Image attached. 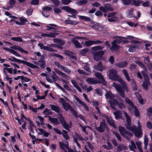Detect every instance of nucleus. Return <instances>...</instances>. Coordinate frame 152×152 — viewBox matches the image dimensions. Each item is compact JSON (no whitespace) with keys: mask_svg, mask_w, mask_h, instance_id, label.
<instances>
[{"mask_svg":"<svg viewBox=\"0 0 152 152\" xmlns=\"http://www.w3.org/2000/svg\"><path fill=\"white\" fill-rule=\"evenodd\" d=\"M19 20L20 21V25H23L26 22L28 21L26 19L22 18H20Z\"/></svg>","mask_w":152,"mask_h":152,"instance_id":"5fc2aeb1","label":"nucleus"},{"mask_svg":"<svg viewBox=\"0 0 152 152\" xmlns=\"http://www.w3.org/2000/svg\"><path fill=\"white\" fill-rule=\"evenodd\" d=\"M88 49H83L80 51V54L82 56L85 55L88 51Z\"/></svg>","mask_w":152,"mask_h":152,"instance_id":"8fccbe9b","label":"nucleus"},{"mask_svg":"<svg viewBox=\"0 0 152 152\" xmlns=\"http://www.w3.org/2000/svg\"><path fill=\"white\" fill-rule=\"evenodd\" d=\"M94 41L93 40H89L85 42L84 44V46H90L94 44Z\"/></svg>","mask_w":152,"mask_h":152,"instance_id":"a19ab883","label":"nucleus"},{"mask_svg":"<svg viewBox=\"0 0 152 152\" xmlns=\"http://www.w3.org/2000/svg\"><path fill=\"white\" fill-rule=\"evenodd\" d=\"M66 22L67 23L71 24L72 25H75L78 23L76 21L69 20H66Z\"/></svg>","mask_w":152,"mask_h":152,"instance_id":"49530a36","label":"nucleus"},{"mask_svg":"<svg viewBox=\"0 0 152 152\" xmlns=\"http://www.w3.org/2000/svg\"><path fill=\"white\" fill-rule=\"evenodd\" d=\"M53 10L55 13L56 14H59L61 12V10L59 8H55L53 9Z\"/></svg>","mask_w":152,"mask_h":152,"instance_id":"774afa93","label":"nucleus"},{"mask_svg":"<svg viewBox=\"0 0 152 152\" xmlns=\"http://www.w3.org/2000/svg\"><path fill=\"white\" fill-rule=\"evenodd\" d=\"M127 64L126 61H123L117 63L115 64V66L120 68H123Z\"/></svg>","mask_w":152,"mask_h":152,"instance_id":"4be33fe9","label":"nucleus"},{"mask_svg":"<svg viewBox=\"0 0 152 152\" xmlns=\"http://www.w3.org/2000/svg\"><path fill=\"white\" fill-rule=\"evenodd\" d=\"M105 96L107 99H109L110 100L115 97V95L110 92L109 91L106 93L105 94Z\"/></svg>","mask_w":152,"mask_h":152,"instance_id":"4c0bfd02","label":"nucleus"},{"mask_svg":"<svg viewBox=\"0 0 152 152\" xmlns=\"http://www.w3.org/2000/svg\"><path fill=\"white\" fill-rule=\"evenodd\" d=\"M119 130L121 134L127 140H129V138L128 136L132 137L133 136V134L132 133L127 132L124 127L121 126L119 127Z\"/></svg>","mask_w":152,"mask_h":152,"instance_id":"39448f33","label":"nucleus"},{"mask_svg":"<svg viewBox=\"0 0 152 152\" xmlns=\"http://www.w3.org/2000/svg\"><path fill=\"white\" fill-rule=\"evenodd\" d=\"M11 39L15 41H18L19 42H22V40L20 37H12Z\"/></svg>","mask_w":152,"mask_h":152,"instance_id":"338daca9","label":"nucleus"},{"mask_svg":"<svg viewBox=\"0 0 152 152\" xmlns=\"http://www.w3.org/2000/svg\"><path fill=\"white\" fill-rule=\"evenodd\" d=\"M72 42L77 48H80L82 47V45L75 39H73Z\"/></svg>","mask_w":152,"mask_h":152,"instance_id":"473e14b6","label":"nucleus"},{"mask_svg":"<svg viewBox=\"0 0 152 152\" xmlns=\"http://www.w3.org/2000/svg\"><path fill=\"white\" fill-rule=\"evenodd\" d=\"M71 2L70 0H62L61 3L65 5H67Z\"/></svg>","mask_w":152,"mask_h":152,"instance_id":"69168bd1","label":"nucleus"},{"mask_svg":"<svg viewBox=\"0 0 152 152\" xmlns=\"http://www.w3.org/2000/svg\"><path fill=\"white\" fill-rule=\"evenodd\" d=\"M3 70L4 73L6 75H7V73L5 72V71H7L10 74L12 73V70L11 68H7V67H5L3 68Z\"/></svg>","mask_w":152,"mask_h":152,"instance_id":"de8ad7c7","label":"nucleus"},{"mask_svg":"<svg viewBox=\"0 0 152 152\" xmlns=\"http://www.w3.org/2000/svg\"><path fill=\"white\" fill-rule=\"evenodd\" d=\"M57 27V26L54 24H48L46 26V27L48 28L47 29L48 31L57 29V28H56Z\"/></svg>","mask_w":152,"mask_h":152,"instance_id":"412c9836","label":"nucleus"},{"mask_svg":"<svg viewBox=\"0 0 152 152\" xmlns=\"http://www.w3.org/2000/svg\"><path fill=\"white\" fill-rule=\"evenodd\" d=\"M38 45L40 48L41 49L44 50H47L51 52H55V50L50 48L49 45H48L47 46H44L42 43H39L38 44Z\"/></svg>","mask_w":152,"mask_h":152,"instance_id":"2eb2a0df","label":"nucleus"},{"mask_svg":"<svg viewBox=\"0 0 152 152\" xmlns=\"http://www.w3.org/2000/svg\"><path fill=\"white\" fill-rule=\"evenodd\" d=\"M106 67L105 66H102L101 62L99 63L98 64L94 66V68L99 71H102L103 69H105Z\"/></svg>","mask_w":152,"mask_h":152,"instance_id":"f3484780","label":"nucleus"},{"mask_svg":"<svg viewBox=\"0 0 152 152\" xmlns=\"http://www.w3.org/2000/svg\"><path fill=\"white\" fill-rule=\"evenodd\" d=\"M124 4L125 5H128L130 4L132 1L131 0H121Z\"/></svg>","mask_w":152,"mask_h":152,"instance_id":"0e129e2a","label":"nucleus"},{"mask_svg":"<svg viewBox=\"0 0 152 152\" xmlns=\"http://www.w3.org/2000/svg\"><path fill=\"white\" fill-rule=\"evenodd\" d=\"M124 73V75L126 78V80L128 82H129L130 80V78L129 76V75L127 71L125 69H124L122 71Z\"/></svg>","mask_w":152,"mask_h":152,"instance_id":"ea45409f","label":"nucleus"},{"mask_svg":"<svg viewBox=\"0 0 152 152\" xmlns=\"http://www.w3.org/2000/svg\"><path fill=\"white\" fill-rule=\"evenodd\" d=\"M105 127V123L104 122H101L100 126L96 128V130L99 132H102L104 131Z\"/></svg>","mask_w":152,"mask_h":152,"instance_id":"dca6fc26","label":"nucleus"},{"mask_svg":"<svg viewBox=\"0 0 152 152\" xmlns=\"http://www.w3.org/2000/svg\"><path fill=\"white\" fill-rule=\"evenodd\" d=\"M112 44V46L111 48V50L115 51L118 50L120 48V47L117 45L115 43H114V42H113Z\"/></svg>","mask_w":152,"mask_h":152,"instance_id":"e433bc0d","label":"nucleus"},{"mask_svg":"<svg viewBox=\"0 0 152 152\" xmlns=\"http://www.w3.org/2000/svg\"><path fill=\"white\" fill-rule=\"evenodd\" d=\"M140 46L138 45H132L129 49V51L131 52H132L136 50L137 48H139Z\"/></svg>","mask_w":152,"mask_h":152,"instance_id":"f704fd0d","label":"nucleus"},{"mask_svg":"<svg viewBox=\"0 0 152 152\" xmlns=\"http://www.w3.org/2000/svg\"><path fill=\"white\" fill-rule=\"evenodd\" d=\"M112 86L114 87L116 90L118 91L120 96L123 98H124L125 95L124 89L121 87L119 84L113 83Z\"/></svg>","mask_w":152,"mask_h":152,"instance_id":"423d86ee","label":"nucleus"},{"mask_svg":"<svg viewBox=\"0 0 152 152\" xmlns=\"http://www.w3.org/2000/svg\"><path fill=\"white\" fill-rule=\"evenodd\" d=\"M104 7L107 10H107L110 11H112L113 10V8L111 7L110 4H105L104 5Z\"/></svg>","mask_w":152,"mask_h":152,"instance_id":"864d4df0","label":"nucleus"},{"mask_svg":"<svg viewBox=\"0 0 152 152\" xmlns=\"http://www.w3.org/2000/svg\"><path fill=\"white\" fill-rule=\"evenodd\" d=\"M148 139L147 137L145 136L144 139V143L145 145V148L146 149L148 145Z\"/></svg>","mask_w":152,"mask_h":152,"instance_id":"603ef678","label":"nucleus"},{"mask_svg":"<svg viewBox=\"0 0 152 152\" xmlns=\"http://www.w3.org/2000/svg\"><path fill=\"white\" fill-rule=\"evenodd\" d=\"M94 75L96 77L98 78L100 80V81L99 83H102L103 85H106L107 83L106 81L104 78L103 75L101 73L95 72H94Z\"/></svg>","mask_w":152,"mask_h":152,"instance_id":"9b49d317","label":"nucleus"},{"mask_svg":"<svg viewBox=\"0 0 152 152\" xmlns=\"http://www.w3.org/2000/svg\"><path fill=\"white\" fill-rule=\"evenodd\" d=\"M75 141V143H76L77 145L78 146L79 149L80 148V145L79 144V143L77 142V140H81V137L79 136L78 134H77L75 133L74 135H73Z\"/></svg>","mask_w":152,"mask_h":152,"instance_id":"aec40b11","label":"nucleus"},{"mask_svg":"<svg viewBox=\"0 0 152 152\" xmlns=\"http://www.w3.org/2000/svg\"><path fill=\"white\" fill-rule=\"evenodd\" d=\"M58 117L60 123L62 124L64 128L67 130H68L69 128V126L66 123L64 118L62 115L60 114H58Z\"/></svg>","mask_w":152,"mask_h":152,"instance_id":"1a4fd4ad","label":"nucleus"},{"mask_svg":"<svg viewBox=\"0 0 152 152\" xmlns=\"http://www.w3.org/2000/svg\"><path fill=\"white\" fill-rule=\"evenodd\" d=\"M135 94L138 99L139 103L141 104H143L144 103V100L141 98L140 94L137 92L135 93Z\"/></svg>","mask_w":152,"mask_h":152,"instance_id":"58836bf2","label":"nucleus"},{"mask_svg":"<svg viewBox=\"0 0 152 152\" xmlns=\"http://www.w3.org/2000/svg\"><path fill=\"white\" fill-rule=\"evenodd\" d=\"M131 146H129V148L131 150L134 151L135 149H136V147L134 142L132 140L131 141Z\"/></svg>","mask_w":152,"mask_h":152,"instance_id":"37998d69","label":"nucleus"},{"mask_svg":"<svg viewBox=\"0 0 152 152\" xmlns=\"http://www.w3.org/2000/svg\"><path fill=\"white\" fill-rule=\"evenodd\" d=\"M124 115L126 118L127 124L126 127L129 130L131 131L137 137H140L142 134V129L139 121H138V126L136 127L134 125L131 126V120L127 113L124 112Z\"/></svg>","mask_w":152,"mask_h":152,"instance_id":"f257e3e1","label":"nucleus"},{"mask_svg":"<svg viewBox=\"0 0 152 152\" xmlns=\"http://www.w3.org/2000/svg\"><path fill=\"white\" fill-rule=\"evenodd\" d=\"M74 98L79 103V104H80L82 106L86 111H88L89 109L88 107L79 98L76 96H74Z\"/></svg>","mask_w":152,"mask_h":152,"instance_id":"ddd939ff","label":"nucleus"},{"mask_svg":"<svg viewBox=\"0 0 152 152\" xmlns=\"http://www.w3.org/2000/svg\"><path fill=\"white\" fill-rule=\"evenodd\" d=\"M124 37H115V40L113 41V42L114 43H119L120 42H122L123 40L124 39Z\"/></svg>","mask_w":152,"mask_h":152,"instance_id":"c756f323","label":"nucleus"},{"mask_svg":"<svg viewBox=\"0 0 152 152\" xmlns=\"http://www.w3.org/2000/svg\"><path fill=\"white\" fill-rule=\"evenodd\" d=\"M104 47L102 46H98L93 47L92 49L95 50H99L102 49Z\"/></svg>","mask_w":152,"mask_h":152,"instance_id":"6e6d98bb","label":"nucleus"},{"mask_svg":"<svg viewBox=\"0 0 152 152\" xmlns=\"http://www.w3.org/2000/svg\"><path fill=\"white\" fill-rule=\"evenodd\" d=\"M71 82L74 86V87L76 88L77 90L80 92H82V90L81 88L79 86L77 83L74 80H71Z\"/></svg>","mask_w":152,"mask_h":152,"instance_id":"7c9ffc66","label":"nucleus"},{"mask_svg":"<svg viewBox=\"0 0 152 152\" xmlns=\"http://www.w3.org/2000/svg\"><path fill=\"white\" fill-rule=\"evenodd\" d=\"M141 73L145 79V80L143 82L142 86L144 89L147 90L148 89V86L150 85V82L149 81L148 77L146 74L145 75L143 73V71H142Z\"/></svg>","mask_w":152,"mask_h":152,"instance_id":"6e6552de","label":"nucleus"},{"mask_svg":"<svg viewBox=\"0 0 152 152\" xmlns=\"http://www.w3.org/2000/svg\"><path fill=\"white\" fill-rule=\"evenodd\" d=\"M48 117L49 120L54 124L57 125L59 124V122L57 118H52L49 116Z\"/></svg>","mask_w":152,"mask_h":152,"instance_id":"72a5a7b5","label":"nucleus"},{"mask_svg":"<svg viewBox=\"0 0 152 152\" xmlns=\"http://www.w3.org/2000/svg\"><path fill=\"white\" fill-rule=\"evenodd\" d=\"M104 53V51H101L96 53L94 55V59L96 61L101 60Z\"/></svg>","mask_w":152,"mask_h":152,"instance_id":"f8f14e48","label":"nucleus"},{"mask_svg":"<svg viewBox=\"0 0 152 152\" xmlns=\"http://www.w3.org/2000/svg\"><path fill=\"white\" fill-rule=\"evenodd\" d=\"M109 103L111 107L114 109L115 108L114 105H117L118 104L117 101L115 99L113 98L109 100Z\"/></svg>","mask_w":152,"mask_h":152,"instance_id":"a878e982","label":"nucleus"},{"mask_svg":"<svg viewBox=\"0 0 152 152\" xmlns=\"http://www.w3.org/2000/svg\"><path fill=\"white\" fill-rule=\"evenodd\" d=\"M90 26L91 27L99 31H101L102 29V27L101 25L97 23H95Z\"/></svg>","mask_w":152,"mask_h":152,"instance_id":"bb28decb","label":"nucleus"},{"mask_svg":"<svg viewBox=\"0 0 152 152\" xmlns=\"http://www.w3.org/2000/svg\"><path fill=\"white\" fill-rule=\"evenodd\" d=\"M133 2L135 6H139L142 3V1L140 0H131Z\"/></svg>","mask_w":152,"mask_h":152,"instance_id":"09e8293b","label":"nucleus"},{"mask_svg":"<svg viewBox=\"0 0 152 152\" xmlns=\"http://www.w3.org/2000/svg\"><path fill=\"white\" fill-rule=\"evenodd\" d=\"M59 102L62 104L63 107L65 110L68 111L69 110H70L72 109V107L70 105L66 102L63 98H60Z\"/></svg>","mask_w":152,"mask_h":152,"instance_id":"0eeeda50","label":"nucleus"},{"mask_svg":"<svg viewBox=\"0 0 152 152\" xmlns=\"http://www.w3.org/2000/svg\"><path fill=\"white\" fill-rule=\"evenodd\" d=\"M117 71L116 70L112 69L110 70L109 72V77L110 79L117 81L121 83L126 91H129L128 88L125 81L117 75Z\"/></svg>","mask_w":152,"mask_h":152,"instance_id":"f03ea898","label":"nucleus"},{"mask_svg":"<svg viewBox=\"0 0 152 152\" xmlns=\"http://www.w3.org/2000/svg\"><path fill=\"white\" fill-rule=\"evenodd\" d=\"M10 17L11 18L10 21L11 22L14 21L16 24L18 25L20 24V22L18 21L19 20V18L15 16H10Z\"/></svg>","mask_w":152,"mask_h":152,"instance_id":"2f4dec72","label":"nucleus"},{"mask_svg":"<svg viewBox=\"0 0 152 152\" xmlns=\"http://www.w3.org/2000/svg\"><path fill=\"white\" fill-rule=\"evenodd\" d=\"M50 107L52 110L55 111L57 113H59L61 110L60 109L58 106L55 105H51Z\"/></svg>","mask_w":152,"mask_h":152,"instance_id":"cd10ccee","label":"nucleus"},{"mask_svg":"<svg viewBox=\"0 0 152 152\" xmlns=\"http://www.w3.org/2000/svg\"><path fill=\"white\" fill-rule=\"evenodd\" d=\"M115 118L116 119L121 118L122 117V112L120 111H117L113 113Z\"/></svg>","mask_w":152,"mask_h":152,"instance_id":"c85d7f7f","label":"nucleus"},{"mask_svg":"<svg viewBox=\"0 0 152 152\" xmlns=\"http://www.w3.org/2000/svg\"><path fill=\"white\" fill-rule=\"evenodd\" d=\"M138 64L140 67L143 68L144 70L142 71H143V73L145 74V75L147 73V71L146 70L145 66L143 64H142L141 62L139 61L138 62Z\"/></svg>","mask_w":152,"mask_h":152,"instance_id":"79ce46f5","label":"nucleus"},{"mask_svg":"<svg viewBox=\"0 0 152 152\" xmlns=\"http://www.w3.org/2000/svg\"><path fill=\"white\" fill-rule=\"evenodd\" d=\"M21 82L23 83V82H28L30 81V79L26 77H24L22 75L21 78Z\"/></svg>","mask_w":152,"mask_h":152,"instance_id":"3c124183","label":"nucleus"},{"mask_svg":"<svg viewBox=\"0 0 152 152\" xmlns=\"http://www.w3.org/2000/svg\"><path fill=\"white\" fill-rule=\"evenodd\" d=\"M4 49L5 50L10 52V53H12V54L15 55L16 56L19 57H20V54H19L17 52H16L14 50L10 49V48H4Z\"/></svg>","mask_w":152,"mask_h":152,"instance_id":"b1692460","label":"nucleus"},{"mask_svg":"<svg viewBox=\"0 0 152 152\" xmlns=\"http://www.w3.org/2000/svg\"><path fill=\"white\" fill-rule=\"evenodd\" d=\"M77 17L81 20H85L88 21L91 20L90 18L89 17L86 16L78 15Z\"/></svg>","mask_w":152,"mask_h":152,"instance_id":"a18cd8bd","label":"nucleus"},{"mask_svg":"<svg viewBox=\"0 0 152 152\" xmlns=\"http://www.w3.org/2000/svg\"><path fill=\"white\" fill-rule=\"evenodd\" d=\"M61 9L65 10L67 12L71 13L75 15H77V12L76 10L74 9L70 8L67 6H64L61 7Z\"/></svg>","mask_w":152,"mask_h":152,"instance_id":"4468645a","label":"nucleus"},{"mask_svg":"<svg viewBox=\"0 0 152 152\" xmlns=\"http://www.w3.org/2000/svg\"><path fill=\"white\" fill-rule=\"evenodd\" d=\"M134 10L133 8H131L126 12V14L128 17L130 18L135 17V15L134 14Z\"/></svg>","mask_w":152,"mask_h":152,"instance_id":"393cba45","label":"nucleus"},{"mask_svg":"<svg viewBox=\"0 0 152 152\" xmlns=\"http://www.w3.org/2000/svg\"><path fill=\"white\" fill-rule=\"evenodd\" d=\"M107 120L108 123L111 126H113L114 128L116 129V126L115 125L113 121L111 119L107 118Z\"/></svg>","mask_w":152,"mask_h":152,"instance_id":"c9c22d12","label":"nucleus"},{"mask_svg":"<svg viewBox=\"0 0 152 152\" xmlns=\"http://www.w3.org/2000/svg\"><path fill=\"white\" fill-rule=\"evenodd\" d=\"M27 66L34 69L38 68V66H37L29 62H28Z\"/></svg>","mask_w":152,"mask_h":152,"instance_id":"680f3d73","label":"nucleus"},{"mask_svg":"<svg viewBox=\"0 0 152 152\" xmlns=\"http://www.w3.org/2000/svg\"><path fill=\"white\" fill-rule=\"evenodd\" d=\"M126 147L124 145H119L117 147V151H120L121 150L125 149Z\"/></svg>","mask_w":152,"mask_h":152,"instance_id":"13d9d810","label":"nucleus"},{"mask_svg":"<svg viewBox=\"0 0 152 152\" xmlns=\"http://www.w3.org/2000/svg\"><path fill=\"white\" fill-rule=\"evenodd\" d=\"M59 147L60 148L64 150L65 152H67V151L65 150L64 146L68 149V152H74L73 150L69 148L68 147L69 144L67 142H66L64 144L60 142H59Z\"/></svg>","mask_w":152,"mask_h":152,"instance_id":"9d476101","label":"nucleus"},{"mask_svg":"<svg viewBox=\"0 0 152 152\" xmlns=\"http://www.w3.org/2000/svg\"><path fill=\"white\" fill-rule=\"evenodd\" d=\"M57 34L56 33H42L41 35L43 37H54Z\"/></svg>","mask_w":152,"mask_h":152,"instance_id":"6ab92c4d","label":"nucleus"},{"mask_svg":"<svg viewBox=\"0 0 152 152\" xmlns=\"http://www.w3.org/2000/svg\"><path fill=\"white\" fill-rule=\"evenodd\" d=\"M54 69L56 73L58 75H61L62 77L66 78L67 77V76L66 74L61 71L58 70L57 69L54 68Z\"/></svg>","mask_w":152,"mask_h":152,"instance_id":"5701e85b","label":"nucleus"},{"mask_svg":"<svg viewBox=\"0 0 152 152\" xmlns=\"http://www.w3.org/2000/svg\"><path fill=\"white\" fill-rule=\"evenodd\" d=\"M84 69L87 72H90L91 71V69L89 66V65L87 64H86L83 67Z\"/></svg>","mask_w":152,"mask_h":152,"instance_id":"e2e57ef3","label":"nucleus"},{"mask_svg":"<svg viewBox=\"0 0 152 152\" xmlns=\"http://www.w3.org/2000/svg\"><path fill=\"white\" fill-rule=\"evenodd\" d=\"M80 126L81 127L82 129V131L84 132H85L86 134H87V132L86 131V128H89L90 129V127L88 126H83L82 125L80 124Z\"/></svg>","mask_w":152,"mask_h":152,"instance_id":"4d7b16f0","label":"nucleus"},{"mask_svg":"<svg viewBox=\"0 0 152 152\" xmlns=\"http://www.w3.org/2000/svg\"><path fill=\"white\" fill-rule=\"evenodd\" d=\"M61 69L68 74H70L71 72L70 69H68L67 67L64 66H63Z\"/></svg>","mask_w":152,"mask_h":152,"instance_id":"c03bdc74","label":"nucleus"},{"mask_svg":"<svg viewBox=\"0 0 152 152\" xmlns=\"http://www.w3.org/2000/svg\"><path fill=\"white\" fill-rule=\"evenodd\" d=\"M104 15L106 17L107 16L108 18V20L110 22H112L118 20H119L123 18L122 16L120 14L117 15L115 12H113L109 13L107 15L106 14H104Z\"/></svg>","mask_w":152,"mask_h":152,"instance_id":"7ed1b4c3","label":"nucleus"},{"mask_svg":"<svg viewBox=\"0 0 152 152\" xmlns=\"http://www.w3.org/2000/svg\"><path fill=\"white\" fill-rule=\"evenodd\" d=\"M42 14L44 16L46 17H47L49 15V12L45 10H43L42 12Z\"/></svg>","mask_w":152,"mask_h":152,"instance_id":"bf43d9fd","label":"nucleus"},{"mask_svg":"<svg viewBox=\"0 0 152 152\" xmlns=\"http://www.w3.org/2000/svg\"><path fill=\"white\" fill-rule=\"evenodd\" d=\"M86 81L90 84H96L99 83V82L95 78H88L86 80Z\"/></svg>","mask_w":152,"mask_h":152,"instance_id":"a211bd4d","label":"nucleus"},{"mask_svg":"<svg viewBox=\"0 0 152 152\" xmlns=\"http://www.w3.org/2000/svg\"><path fill=\"white\" fill-rule=\"evenodd\" d=\"M125 101L127 103L129 104L131 108L130 109L129 108V110L131 113H132L133 111H134V115L136 117H139L140 116V114L138 110L135 106H134L133 103L129 99H126Z\"/></svg>","mask_w":152,"mask_h":152,"instance_id":"20e7f679","label":"nucleus"},{"mask_svg":"<svg viewBox=\"0 0 152 152\" xmlns=\"http://www.w3.org/2000/svg\"><path fill=\"white\" fill-rule=\"evenodd\" d=\"M121 99L120 98H119L118 99V101L121 102H120L118 103V104L119 107V108L121 109H123V108L124 107V106L123 104V102L122 101H121Z\"/></svg>","mask_w":152,"mask_h":152,"instance_id":"052dcab7","label":"nucleus"}]
</instances>
